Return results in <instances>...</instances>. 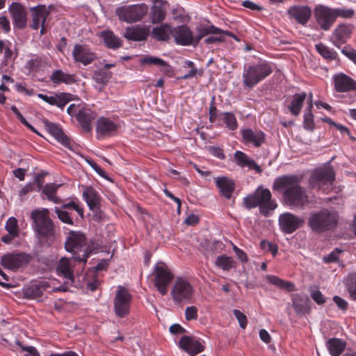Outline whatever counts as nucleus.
Segmentation results:
<instances>
[{"label": "nucleus", "mask_w": 356, "mask_h": 356, "mask_svg": "<svg viewBox=\"0 0 356 356\" xmlns=\"http://www.w3.org/2000/svg\"><path fill=\"white\" fill-rule=\"evenodd\" d=\"M95 113L88 108H82L76 113V120L85 132H89L92 129L91 123L95 118Z\"/></svg>", "instance_id": "27"}, {"label": "nucleus", "mask_w": 356, "mask_h": 356, "mask_svg": "<svg viewBox=\"0 0 356 356\" xmlns=\"http://www.w3.org/2000/svg\"><path fill=\"white\" fill-rule=\"evenodd\" d=\"M73 259L63 257L60 259L56 266V271L58 275L63 276L65 279L73 281L74 266Z\"/></svg>", "instance_id": "28"}, {"label": "nucleus", "mask_w": 356, "mask_h": 356, "mask_svg": "<svg viewBox=\"0 0 356 356\" xmlns=\"http://www.w3.org/2000/svg\"><path fill=\"white\" fill-rule=\"evenodd\" d=\"M198 309L195 306L186 307L185 310V318L187 321L196 320L197 318Z\"/></svg>", "instance_id": "57"}, {"label": "nucleus", "mask_w": 356, "mask_h": 356, "mask_svg": "<svg viewBox=\"0 0 356 356\" xmlns=\"http://www.w3.org/2000/svg\"><path fill=\"white\" fill-rule=\"evenodd\" d=\"M209 151L213 156L218 158L219 159L224 160L226 157L223 149L221 147L210 146L209 147Z\"/></svg>", "instance_id": "62"}, {"label": "nucleus", "mask_w": 356, "mask_h": 356, "mask_svg": "<svg viewBox=\"0 0 356 356\" xmlns=\"http://www.w3.org/2000/svg\"><path fill=\"white\" fill-rule=\"evenodd\" d=\"M100 37L108 48L117 49L122 47V41L111 31H104L100 33Z\"/></svg>", "instance_id": "35"}, {"label": "nucleus", "mask_w": 356, "mask_h": 356, "mask_svg": "<svg viewBox=\"0 0 356 356\" xmlns=\"http://www.w3.org/2000/svg\"><path fill=\"white\" fill-rule=\"evenodd\" d=\"M334 15L335 17V20L338 17H341L344 19H348L353 17L355 14V12L353 9H347V8H333Z\"/></svg>", "instance_id": "52"}, {"label": "nucleus", "mask_w": 356, "mask_h": 356, "mask_svg": "<svg viewBox=\"0 0 356 356\" xmlns=\"http://www.w3.org/2000/svg\"><path fill=\"white\" fill-rule=\"evenodd\" d=\"M341 53L356 65L355 49L352 48L350 45H346L341 49Z\"/></svg>", "instance_id": "56"}, {"label": "nucleus", "mask_w": 356, "mask_h": 356, "mask_svg": "<svg viewBox=\"0 0 356 356\" xmlns=\"http://www.w3.org/2000/svg\"><path fill=\"white\" fill-rule=\"evenodd\" d=\"M307 95L305 92L294 94L290 100L288 101L286 108L289 113L293 116L300 115L303 103L306 100Z\"/></svg>", "instance_id": "30"}, {"label": "nucleus", "mask_w": 356, "mask_h": 356, "mask_svg": "<svg viewBox=\"0 0 356 356\" xmlns=\"http://www.w3.org/2000/svg\"><path fill=\"white\" fill-rule=\"evenodd\" d=\"M49 214L47 209H37L31 212V219L37 237L42 245L48 246L54 241L56 234L54 222Z\"/></svg>", "instance_id": "2"}, {"label": "nucleus", "mask_w": 356, "mask_h": 356, "mask_svg": "<svg viewBox=\"0 0 356 356\" xmlns=\"http://www.w3.org/2000/svg\"><path fill=\"white\" fill-rule=\"evenodd\" d=\"M303 118L304 128L308 131H313L315 127L313 113H305Z\"/></svg>", "instance_id": "55"}, {"label": "nucleus", "mask_w": 356, "mask_h": 356, "mask_svg": "<svg viewBox=\"0 0 356 356\" xmlns=\"http://www.w3.org/2000/svg\"><path fill=\"white\" fill-rule=\"evenodd\" d=\"M149 33V29L146 26L136 25L127 27L123 36L128 40L140 42L145 40Z\"/></svg>", "instance_id": "23"}, {"label": "nucleus", "mask_w": 356, "mask_h": 356, "mask_svg": "<svg viewBox=\"0 0 356 356\" xmlns=\"http://www.w3.org/2000/svg\"><path fill=\"white\" fill-rule=\"evenodd\" d=\"M9 11L14 25L19 29H24L27 23V13L25 8L19 3L13 2L9 8Z\"/></svg>", "instance_id": "20"}, {"label": "nucleus", "mask_w": 356, "mask_h": 356, "mask_svg": "<svg viewBox=\"0 0 356 356\" xmlns=\"http://www.w3.org/2000/svg\"><path fill=\"white\" fill-rule=\"evenodd\" d=\"M17 56V51H14L12 49V44L10 42H8V46L4 50L3 64L8 65L10 63L14 62Z\"/></svg>", "instance_id": "48"}, {"label": "nucleus", "mask_w": 356, "mask_h": 356, "mask_svg": "<svg viewBox=\"0 0 356 356\" xmlns=\"http://www.w3.org/2000/svg\"><path fill=\"white\" fill-rule=\"evenodd\" d=\"M317 52L325 60L331 61L336 60L338 57L337 51L326 46L323 43H318L315 45Z\"/></svg>", "instance_id": "42"}, {"label": "nucleus", "mask_w": 356, "mask_h": 356, "mask_svg": "<svg viewBox=\"0 0 356 356\" xmlns=\"http://www.w3.org/2000/svg\"><path fill=\"white\" fill-rule=\"evenodd\" d=\"M243 204L247 209L259 207L260 213L268 217L277 207V204L272 198L271 192L268 188L259 186L253 193L243 199Z\"/></svg>", "instance_id": "4"}, {"label": "nucleus", "mask_w": 356, "mask_h": 356, "mask_svg": "<svg viewBox=\"0 0 356 356\" xmlns=\"http://www.w3.org/2000/svg\"><path fill=\"white\" fill-rule=\"evenodd\" d=\"M348 291L350 298L356 300V277H351L348 282Z\"/></svg>", "instance_id": "61"}, {"label": "nucleus", "mask_w": 356, "mask_h": 356, "mask_svg": "<svg viewBox=\"0 0 356 356\" xmlns=\"http://www.w3.org/2000/svg\"><path fill=\"white\" fill-rule=\"evenodd\" d=\"M49 11L44 5H40L32 9V23L30 26L33 30H38L40 24L45 23L47 18L49 15Z\"/></svg>", "instance_id": "29"}, {"label": "nucleus", "mask_w": 356, "mask_h": 356, "mask_svg": "<svg viewBox=\"0 0 356 356\" xmlns=\"http://www.w3.org/2000/svg\"><path fill=\"white\" fill-rule=\"evenodd\" d=\"M241 133L243 142L246 144H252L255 147H259L265 141V134L261 131L243 129Z\"/></svg>", "instance_id": "24"}, {"label": "nucleus", "mask_w": 356, "mask_h": 356, "mask_svg": "<svg viewBox=\"0 0 356 356\" xmlns=\"http://www.w3.org/2000/svg\"><path fill=\"white\" fill-rule=\"evenodd\" d=\"M341 252V251L340 250L336 248L335 250L331 252L330 254H328L327 255H326L323 257L324 263L330 264V263L337 262L339 259V257H338L339 254Z\"/></svg>", "instance_id": "59"}, {"label": "nucleus", "mask_w": 356, "mask_h": 356, "mask_svg": "<svg viewBox=\"0 0 356 356\" xmlns=\"http://www.w3.org/2000/svg\"><path fill=\"white\" fill-rule=\"evenodd\" d=\"M334 40H333V44L339 48L340 46L346 42L348 38L350 37L349 29L344 25L339 26L333 33Z\"/></svg>", "instance_id": "38"}, {"label": "nucleus", "mask_w": 356, "mask_h": 356, "mask_svg": "<svg viewBox=\"0 0 356 356\" xmlns=\"http://www.w3.org/2000/svg\"><path fill=\"white\" fill-rule=\"evenodd\" d=\"M200 34L203 35V37L209 35V34H226L229 36H232L233 34L229 31H224L216 27L213 25L207 27H202L198 29Z\"/></svg>", "instance_id": "47"}, {"label": "nucleus", "mask_w": 356, "mask_h": 356, "mask_svg": "<svg viewBox=\"0 0 356 356\" xmlns=\"http://www.w3.org/2000/svg\"><path fill=\"white\" fill-rule=\"evenodd\" d=\"M314 17L320 28L325 31H329L336 21L333 8L322 4L315 6Z\"/></svg>", "instance_id": "12"}, {"label": "nucleus", "mask_w": 356, "mask_h": 356, "mask_svg": "<svg viewBox=\"0 0 356 356\" xmlns=\"http://www.w3.org/2000/svg\"><path fill=\"white\" fill-rule=\"evenodd\" d=\"M333 301L335 302L337 307L343 312H346L348 310V303L346 300L338 296H334L333 297Z\"/></svg>", "instance_id": "60"}, {"label": "nucleus", "mask_w": 356, "mask_h": 356, "mask_svg": "<svg viewBox=\"0 0 356 356\" xmlns=\"http://www.w3.org/2000/svg\"><path fill=\"white\" fill-rule=\"evenodd\" d=\"M44 124L48 133L54 136L58 142L65 147L70 148L71 140L58 124L46 120L44 121Z\"/></svg>", "instance_id": "22"}, {"label": "nucleus", "mask_w": 356, "mask_h": 356, "mask_svg": "<svg viewBox=\"0 0 356 356\" xmlns=\"http://www.w3.org/2000/svg\"><path fill=\"white\" fill-rule=\"evenodd\" d=\"M55 212L61 222L70 225H74L73 217L67 211L58 207H55Z\"/></svg>", "instance_id": "49"}, {"label": "nucleus", "mask_w": 356, "mask_h": 356, "mask_svg": "<svg viewBox=\"0 0 356 356\" xmlns=\"http://www.w3.org/2000/svg\"><path fill=\"white\" fill-rule=\"evenodd\" d=\"M292 307L295 312L301 316L309 314L311 311V301L307 296L293 294L291 297Z\"/></svg>", "instance_id": "26"}, {"label": "nucleus", "mask_w": 356, "mask_h": 356, "mask_svg": "<svg viewBox=\"0 0 356 356\" xmlns=\"http://www.w3.org/2000/svg\"><path fill=\"white\" fill-rule=\"evenodd\" d=\"M339 220V215L337 211L323 209L310 213L308 226L313 232L321 234L336 228Z\"/></svg>", "instance_id": "5"}, {"label": "nucleus", "mask_w": 356, "mask_h": 356, "mask_svg": "<svg viewBox=\"0 0 356 356\" xmlns=\"http://www.w3.org/2000/svg\"><path fill=\"white\" fill-rule=\"evenodd\" d=\"M250 159L246 154L239 150H237L234 154V161L242 168H245V163Z\"/></svg>", "instance_id": "51"}, {"label": "nucleus", "mask_w": 356, "mask_h": 356, "mask_svg": "<svg viewBox=\"0 0 356 356\" xmlns=\"http://www.w3.org/2000/svg\"><path fill=\"white\" fill-rule=\"evenodd\" d=\"M334 180L335 172L332 167H320L312 172L309 185L312 189L328 194L332 190Z\"/></svg>", "instance_id": "7"}, {"label": "nucleus", "mask_w": 356, "mask_h": 356, "mask_svg": "<svg viewBox=\"0 0 356 356\" xmlns=\"http://www.w3.org/2000/svg\"><path fill=\"white\" fill-rule=\"evenodd\" d=\"M60 209H72L77 212V213L83 218L84 209L80 204L74 201H70L68 203L63 204Z\"/></svg>", "instance_id": "54"}, {"label": "nucleus", "mask_w": 356, "mask_h": 356, "mask_svg": "<svg viewBox=\"0 0 356 356\" xmlns=\"http://www.w3.org/2000/svg\"><path fill=\"white\" fill-rule=\"evenodd\" d=\"M170 294L177 304H191L193 302L195 289L188 280L179 277L172 285Z\"/></svg>", "instance_id": "8"}, {"label": "nucleus", "mask_w": 356, "mask_h": 356, "mask_svg": "<svg viewBox=\"0 0 356 356\" xmlns=\"http://www.w3.org/2000/svg\"><path fill=\"white\" fill-rule=\"evenodd\" d=\"M111 77V73L104 69L97 70L92 75L93 80L98 83L106 84Z\"/></svg>", "instance_id": "46"}, {"label": "nucleus", "mask_w": 356, "mask_h": 356, "mask_svg": "<svg viewBox=\"0 0 356 356\" xmlns=\"http://www.w3.org/2000/svg\"><path fill=\"white\" fill-rule=\"evenodd\" d=\"M216 184L221 195L227 199H230L235 189L234 181L226 177H222L216 179Z\"/></svg>", "instance_id": "34"}, {"label": "nucleus", "mask_w": 356, "mask_h": 356, "mask_svg": "<svg viewBox=\"0 0 356 356\" xmlns=\"http://www.w3.org/2000/svg\"><path fill=\"white\" fill-rule=\"evenodd\" d=\"M273 72V64L267 60L247 64L243 67L242 83L245 88L252 90L258 83L268 77Z\"/></svg>", "instance_id": "3"}, {"label": "nucleus", "mask_w": 356, "mask_h": 356, "mask_svg": "<svg viewBox=\"0 0 356 356\" xmlns=\"http://www.w3.org/2000/svg\"><path fill=\"white\" fill-rule=\"evenodd\" d=\"M304 224V220L291 213L286 212L280 216L279 225L285 234H292Z\"/></svg>", "instance_id": "16"}, {"label": "nucleus", "mask_w": 356, "mask_h": 356, "mask_svg": "<svg viewBox=\"0 0 356 356\" xmlns=\"http://www.w3.org/2000/svg\"><path fill=\"white\" fill-rule=\"evenodd\" d=\"M31 259L30 254L24 252L11 253L2 256L1 264L5 268L17 270L19 268L27 265Z\"/></svg>", "instance_id": "14"}, {"label": "nucleus", "mask_w": 356, "mask_h": 356, "mask_svg": "<svg viewBox=\"0 0 356 356\" xmlns=\"http://www.w3.org/2000/svg\"><path fill=\"white\" fill-rule=\"evenodd\" d=\"M49 79L50 81L56 85H60L61 83L71 85L77 81L76 76L75 74H67L62 70H54L51 74Z\"/></svg>", "instance_id": "33"}, {"label": "nucleus", "mask_w": 356, "mask_h": 356, "mask_svg": "<svg viewBox=\"0 0 356 356\" xmlns=\"http://www.w3.org/2000/svg\"><path fill=\"white\" fill-rule=\"evenodd\" d=\"M61 184H56L54 183L47 184L42 188V192L45 195L49 201H51L56 204L61 202V200L56 195L57 191Z\"/></svg>", "instance_id": "40"}, {"label": "nucleus", "mask_w": 356, "mask_h": 356, "mask_svg": "<svg viewBox=\"0 0 356 356\" xmlns=\"http://www.w3.org/2000/svg\"><path fill=\"white\" fill-rule=\"evenodd\" d=\"M75 63L84 66L91 64L97 58V54L88 44H75L72 52Z\"/></svg>", "instance_id": "15"}, {"label": "nucleus", "mask_w": 356, "mask_h": 356, "mask_svg": "<svg viewBox=\"0 0 356 356\" xmlns=\"http://www.w3.org/2000/svg\"><path fill=\"white\" fill-rule=\"evenodd\" d=\"M65 250L73 254L74 260L86 264L92 253L86 236L81 232L70 231L65 243Z\"/></svg>", "instance_id": "6"}, {"label": "nucleus", "mask_w": 356, "mask_h": 356, "mask_svg": "<svg viewBox=\"0 0 356 356\" xmlns=\"http://www.w3.org/2000/svg\"><path fill=\"white\" fill-rule=\"evenodd\" d=\"M172 36L177 44L188 46L194 42L193 32L186 25L178 26L173 29Z\"/></svg>", "instance_id": "21"}, {"label": "nucleus", "mask_w": 356, "mask_h": 356, "mask_svg": "<svg viewBox=\"0 0 356 356\" xmlns=\"http://www.w3.org/2000/svg\"><path fill=\"white\" fill-rule=\"evenodd\" d=\"M120 124L109 118L102 116L96 122V138L104 140L115 136Z\"/></svg>", "instance_id": "13"}, {"label": "nucleus", "mask_w": 356, "mask_h": 356, "mask_svg": "<svg viewBox=\"0 0 356 356\" xmlns=\"http://www.w3.org/2000/svg\"><path fill=\"white\" fill-rule=\"evenodd\" d=\"M288 15L297 23L306 26L312 17V9L308 6H293L288 10Z\"/></svg>", "instance_id": "19"}, {"label": "nucleus", "mask_w": 356, "mask_h": 356, "mask_svg": "<svg viewBox=\"0 0 356 356\" xmlns=\"http://www.w3.org/2000/svg\"><path fill=\"white\" fill-rule=\"evenodd\" d=\"M215 264L223 270L229 271L230 269L235 268L236 262L230 257L225 254L217 257Z\"/></svg>", "instance_id": "44"}, {"label": "nucleus", "mask_w": 356, "mask_h": 356, "mask_svg": "<svg viewBox=\"0 0 356 356\" xmlns=\"http://www.w3.org/2000/svg\"><path fill=\"white\" fill-rule=\"evenodd\" d=\"M154 285L158 291L165 296L168 293V286L174 277L167 265L163 262L158 263L154 268Z\"/></svg>", "instance_id": "10"}, {"label": "nucleus", "mask_w": 356, "mask_h": 356, "mask_svg": "<svg viewBox=\"0 0 356 356\" xmlns=\"http://www.w3.org/2000/svg\"><path fill=\"white\" fill-rule=\"evenodd\" d=\"M48 286L46 282L32 284L26 289V295L32 298H40Z\"/></svg>", "instance_id": "43"}, {"label": "nucleus", "mask_w": 356, "mask_h": 356, "mask_svg": "<svg viewBox=\"0 0 356 356\" xmlns=\"http://www.w3.org/2000/svg\"><path fill=\"white\" fill-rule=\"evenodd\" d=\"M346 346V342L337 338H332L327 341V347L332 356L340 355L344 350Z\"/></svg>", "instance_id": "39"}, {"label": "nucleus", "mask_w": 356, "mask_h": 356, "mask_svg": "<svg viewBox=\"0 0 356 356\" xmlns=\"http://www.w3.org/2000/svg\"><path fill=\"white\" fill-rule=\"evenodd\" d=\"M6 229L7 232L14 236H18V225L15 218L11 217L8 218L6 224Z\"/></svg>", "instance_id": "53"}, {"label": "nucleus", "mask_w": 356, "mask_h": 356, "mask_svg": "<svg viewBox=\"0 0 356 356\" xmlns=\"http://www.w3.org/2000/svg\"><path fill=\"white\" fill-rule=\"evenodd\" d=\"M173 29L168 24H163L152 29V37L158 41H166L169 39L170 35H172Z\"/></svg>", "instance_id": "36"}, {"label": "nucleus", "mask_w": 356, "mask_h": 356, "mask_svg": "<svg viewBox=\"0 0 356 356\" xmlns=\"http://www.w3.org/2000/svg\"><path fill=\"white\" fill-rule=\"evenodd\" d=\"M301 177L286 175L277 177L273 190L282 195V202L291 208L304 209L309 203L307 189L300 185Z\"/></svg>", "instance_id": "1"}, {"label": "nucleus", "mask_w": 356, "mask_h": 356, "mask_svg": "<svg viewBox=\"0 0 356 356\" xmlns=\"http://www.w3.org/2000/svg\"><path fill=\"white\" fill-rule=\"evenodd\" d=\"M149 7L146 3L122 6L116 8L115 14L120 21L132 24L140 22L147 14Z\"/></svg>", "instance_id": "9"}, {"label": "nucleus", "mask_w": 356, "mask_h": 356, "mask_svg": "<svg viewBox=\"0 0 356 356\" xmlns=\"http://www.w3.org/2000/svg\"><path fill=\"white\" fill-rule=\"evenodd\" d=\"M222 120L225 124L226 127L232 131H235L238 128V122L234 113L230 112L222 113Z\"/></svg>", "instance_id": "45"}, {"label": "nucleus", "mask_w": 356, "mask_h": 356, "mask_svg": "<svg viewBox=\"0 0 356 356\" xmlns=\"http://www.w3.org/2000/svg\"><path fill=\"white\" fill-rule=\"evenodd\" d=\"M153 6L150 9L149 18L152 24L162 22L166 16V2L161 0H152Z\"/></svg>", "instance_id": "25"}, {"label": "nucleus", "mask_w": 356, "mask_h": 356, "mask_svg": "<svg viewBox=\"0 0 356 356\" xmlns=\"http://www.w3.org/2000/svg\"><path fill=\"white\" fill-rule=\"evenodd\" d=\"M83 197L91 211H95L99 209L101 197L93 187H85L83 192Z\"/></svg>", "instance_id": "31"}, {"label": "nucleus", "mask_w": 356, "mask_h": 356, "mask_svg": "<svg viewBox=\"0 0 356 356\" xmlns=\"http://www.w3.org/2000/svg\"><path fill=\"white\" fill-rule=\"evenodd\" d=\"M179 347L191 356H195L204 350L200 339L186 335L182 336L179 339Z\"/></svg>", "instance_id": "17"}, {"label": "nucleus", "mask_w": 356, "mask_h": 356, "mask_svg": "<svg viewBox=\"0 0 356 356\" xmlns=\"http://www.w3.org/2000/svg\"><path fill=\"white\" fill-rule=\"evenodd\" d=\"M311 297L318 305H323L325 302V298L319 290L311 291Z\"/></svg>", "instance_id": "63"}, {"label": "nucleus", "mask_w": 356, "mask_h": 356, "mask_svg": "<svg viewBox=\"0 0 356 356\" xmlns=\"http://www.w3.org/2000/svg\"><path fill=\"white\" fill-rule=\"evenodd\" d=\"M132 297L128 290L119 286L114 298V312L120 318L127 316L130 312Z\"/></svg>", "instance_id": "11"}, {"label": "nucleus", "mask_w": 356, "mask_h": 356, "mask_svg": "<svg viewBox=\"0 0 356 356\" xmlns=\"http://www.w3.org/2000/svg\"><path fill=\"white\" fill-rule=\"evenodd\" d=\"M233 314L238 320L240 327L245 329L248 324V319L246 316L238 309H234Z\"/></svg>", "instance_id": "58"}, {"label": "nucleus", "mask_w": 356, "mask_h": 356, "mask_svg": "<svg viewBox=\"0 0 356 356\" xmlns=\"http://www.w3.org/2000/svg\"><path fill=\"white\" fill-rule=\"evenodd\" d=\"M233 250L235 252L238 259L243 263L247 262L248 257L247 254L241 249L234 245Z\"/></svg>", "instance_id": "64"}, {"label": "nucleus", "mask_w": 356, "mask_h": 356, "mask_svg": "<svg viewBox=\"0 0 356 356\" xmlns=\"http://www.w3.org/2000/svg\"><path fill=\"white\" fill-rule=\"evenodd\" d=\"M140 63L142 65H155L159 67L160 70L168 76H170L173 72L172 67L166 61L158 57L145 56L141 58Z\"/></svg>", "instance_id": "32"}, {"label": "nucleus", "mask_w": 356, "mask_h": 356, "mask_svg": "<svg viewBox=\"0 0 356 356\" xmlns=\"http://www.w3.org/2000/svg\"><path fill=\"white\" fill-rule=\"evenodd\" d=\"M72 95L66 92H60L56 95V103L54 106H58V108L63 109L65 105L70 102L72 98Z\"/></svg>", "instance_id": "50"}, {"label": "nucleus", "mask_w": 356, "mask_h": 356, "mask_svg": "<svg viewBox=\"0 0 356 356\" xmlns=\"http://www.w3.org/2000/svg\"><path fill=\"white\" fill-rule=\"evenodd\" d=\"M333 83L334 90L338 92L356 91V81L344 73L334 74Z\"/></svg>", "instance_id": "18"}, {"label": "nucleus", "mask_w": 356, "mask_h": 356, "mask_svg": "<svg viewBox=\"0 0 356 356\" xmlns=\"http://www.w3.org/2000/svg\"><path fill=\"white\" fill-rule=\"evenodd\" d=\"M266 278L270 284L278 287L280 289L285 290L287 292L296 291L295 284L291 282L285 281L275 275H267Z\"/></svg>", "instance_id": "37"}, {"label": "nucleus", "mask_w": 356, "mask_h": 356, "mask_svg": "<svg viewBox=\"0 0 356 356\" xmlns=\"http://www.w3.org/2000/svg\"><path fill=\"white\" fill-rule=\"evenodd\" d=\"M44 67V60L42 57L35 56L29 59L25 64L24 68L28 70V74H35Z\"/></svg>", "instance_id": "41"}]
</instances>
